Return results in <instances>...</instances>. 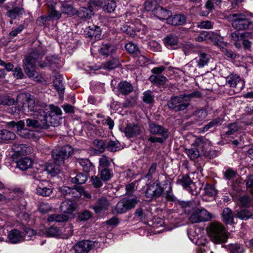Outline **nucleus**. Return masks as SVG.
<instances>
[{
    "label": "nucleus",
    "mask_w": 253,
    "mask_h": 253,
    "mask_svg": "<svg viewBox=\"0 0 253 253\" xmlns=\"http://www.w3.org/2000/svg\"><path fill=\"white\" fill-rule=\"evenodd\" d=\"M227 18L231 22L233 28L237 31L253 30V21L246 13L238 12L230 14Z\"/></svg>",
    "instance_id": "nucleus-1"
},
{
    "label": "nucleus",
    "mask_w": 253,
    "mask_h": 253,
    "mask_svg": "<svg viewBox=\"0 0 253 253\" xmlns=\"http://www.w3.org/2000/svg\"><path fill=\"white\" fill-rule=\"evenodd\" d=\"M41 55L37 50L31 52L29 55L23 61L24 69L25 73L30 78L35 81H39L41 78L38 73L35 71L37 60L40 58Z\"/></svg>",
    "instance_id": "nucleus-2"
},
{
    "label": "nucleus",
    "mask_w": 253,
    "mask_h": 253,
    "mask_svg": "<svg viewBox=\"0 0 253 253\" xmlns=\"http://www.w3.org/2000/svg\"><path fill=\"white\" fill-rule=\"evenodd\" d=\"M208 233L211 241L215 244L225 243L228 238V235L224 227L218 222L211 223L209 226Z\"/></svg>",
    "instance_id": "nucleus-3"
},
{
    "label": "nucleus",
    "mask_w": 253,
    "mask_h": 253,
    "mask_svg": "<svg viewBox=\"0 0 253 253\" xmlns=\"http://www.w3.org/2000/svg\"><path fill=\"white\" fill-rule=\"evenodd\" d=\"M139 200L135 197H126L118 202L113 212L117 214H123L135 208Z\"/></svg>",
    "instance_id": "nucleus-4"
},
{
    "label": "nucleus",
    "mask_w": 253,
    "mask_h": 253,
    "mask_svg": "<svg viewBox=\"0 0 253 253\" xmlns=\"http://www.w3.org/2000/svg\"><path fill=\"white\" fill-rule=\"evenodd\" d=\"M73 153V149L69 145H66L62 147L59 150H53L52 156L54 163L57 165L62 166L64 165L65 161L68 159Z\"/></svg>",
    "instance_id": "nucleus-5"
},
{
    "label": "nucleus",
    "mask_w": 253,
    "mask_h": 253,
    "mask_svg": "<svg viewBox=\"0 0 253 253\" xmlns=\"http://www.w3.org/2000/svg\"><path fill=\"white\" fill-rule=\"evenodd\" d=\"M167 105L169 109L178 112L185 110L189 106V103L186 101L184 96L181 94L171 97L168 101Z\"/></svg>",
    "instance_id": "nucleus-6"
},
{
    "label": "nucleus",
    "mask_w": 253,
    "mask_h": 253,
    "mask_svg": "<svg viewBox=\"0 0 253 253\" xmlns=\"http://www.w3.org/2000/svg\"><path fill=\"white\" fill-rule=\"evenodd\" d=\"M49 108L50 110L48 111V114L46 113L47 126H57L60 124L62 111L58 106L53 104L50 105Z\"/></svg>",
    "instance_id": "nucleus-7"
},
{
    "label": "nucleus",
    "mask_w": 253,
    "mask_h": 253,
    "mask_svg": "<svg viewBox=\"0 0 253 253\" xmlns=\"http://www.w3.org/2000/svg\"><path fill=\"white\" fill-rule=\"evenodd\" d=\"M163 192L164 189L159 183H153L150 185L147 184L145 195L147 198L154 199L160 197Z\"/></svg>",
    "instance_id": "nucleus-8"
},
{
    "label": "nucleus",
    "mask_w": 253,
    "mask_h": 253,
    "mask_svg": "<svg viewBox=\"0 0 253 253\" xmlns=\"http://www.w3.org/2000/svg\"><path fill=\"white\" fill-rule=\"evenodd\" d=\"M226 84L234 88L237 92H240L245 87V81L238 75L231 74L226 78Z\"/></svg>",
    "instance_id": "nucleus-9"
},
{
    "label": "nucleus",
    "mask_w": 253,
    "mask_h": 253,
    "mask_svg": "<svg viewBox=\"0 0 253 253\" xmlns=\"http://www.w3.org/2000/svg\"><path fill=\"white\" fill-rule=\"evenodd\" d=\"M46 110H47V109H46ZM34 117L40 125L39 128H48L47 121L46 119V112H45V108L40 107L38 109V111L34 113Z\"/></svg>",
    "instance_id": "nucleus-10"
},
{
    "label": "nucleus",
    "mask_w": 253,
    "mask_h": 253,
    "mask_svg": "<svg viewBox=\"0 0 253 253\" xmlns=\"http://www.w3.org/2000/svg\"><path fill=\"white\" fill-rule=\"evenodd\" d=\"M7 126L8 127H16L18 134L22 137L29 138L30 136V134L28 130L24 128L25 126L24 121L20 120L17 122L11 121L8 122Z\"/></svg>",
    "instance_id": "nucleus-11"
},
{
    "label": "nucleus",
    "mask_w": 253,
    "mask_h": 253,
    "mask_svg": "<svg viewBox=\"0 0 253 253\" xmlns=\"http://www.w3.org/2000/svg\"><path fill=\"white\" fill-rule=\"evenodd\" d=\"M148 126L149 132L153 135H169L167 128L153 122L149 121Z\"/></svg>",
    "instance_id": "nucleus-12"
},
{
    "label": "nucleus",
    "mask_w": 253,
    "mask_h": 253,
    "mask_svg": "<svg viewBox=\"0 0 253 253\" xmlns=\"http://www.w3.org/2000/svg\"><path fill=\"white\" fill-rule=\"evenodd\" d=\"M60 191L65 196L71 195L72 197H79L81 195L83 188L77 186H74L73 188L68 186H63L61 188Z\"/></svg>",
    "instance_id": "nucleus-13"
},
{
    "label": "nucleus",
    "mask_w": 253,
    "mask_h": 253,
    "mask_svg": "<svg viewBox=\"0 0 253 253\" xmlns=\"http://www.w3.org/2000/svg\"><path fill=\"white\" fill-rule=\"evenodd\" d=\"M123 132L127 138H132L140 134L141 129L138 125L129 124L126 126Z\"/></svg>",
    "instance_id": "nucleus-14"
},
{
    "label": "nucleus",
    "mask_w": 253,
    "mask_h": 253,
    "mask_svg": "<svg viewBox=\"0 0 253 253\" xmlns=\"http://www.w3.org/2000/svg\"><path fill=\"white\" fill-rule=\"evenodd\" d=\"M84 34L86 37L96 40L100 39L101 31L99 27L92 25L85 29Z\"/></svg>",
    "instance_id": "nucleus-15"
},
{
    "label": "nucleus",
    "mask_w": 253,
    "mask_h": 253,
    "mask_svg": "<svg viewBox=\"0 0 253 253\" xmlns=\"http://www.w3.org/2000/svg\"><path fill=\"white\" fill-rule=\"evenodd\" d=\"M92 243L90 241H82L76 244L74 247L76 253H88L92 248Z\"/></svg>",
    "instance_id": "nucleus-16"
},
{
    "label": "nucleus",
    "mask_w": 253,
    "mask_h": 253,
    "mask_svg": "<svg viewBox=\"0 0 253 253\" xmlns=\"http://www.w3.org/2000/svg\"><path fill=\"white\" fill-rule=\"evenodd\" d=\"M77 207L78 205L74 200H66L61 203L60 208L64 213L71 214Z\"/></svg>",
    "instance_id": "nucleus-17"
},
{
    "label": "nucleus",
    "mask_w": 253,
    "mask_h": 253,
    "mask_svg": "<svg viewBox=\"0 0 253 253\" xmlns=\"http://www.w3.org/2000/svg\"><path fill=\"white\" fill-rule=\"evenodd\" d=\"M27 103L22 104L21 106V111L26 114L32 111L35 113L38 111V109L40 107L36 106L35 101L34 98L29 97L26 100Z\"/></svg>",
    "instance_id": "nucleus-18"
},
{
    "label": "nucleus",
    "mask_w": 253,
    "mask_h": 253,
    "mask_svg": "<svg viewBox=\"0 0 253 253\" xmlns=\"http://www.w3.org/2000/svg\"><path fill=\"white\" fill-rule=\"evenodd\" d=\"M178 183L187 190L192 193L196 189L195 183L187 175L183 176L181 179L178 180Z\"/></svg>",
    "instance_id": "nucleus-19"
},
{
    "label": "nucleus",
    "mask_w": 253,
    "mask_h": 253,
    "mask_svg": "<svg viewBox=\"0 0 253 253\" xmlns=\"http://www.w3.org/2000/svg\"><path fill=\"white\" fill-rule=\"evenodd\" d=\"M109 206V203L105 197L99 199L94 206L93 209L96 213H99L102 211L106 210Z\"/></svg>",
    "instance_id": "nucleus-20"
},
{
    "label": "nucleus",
    "mask_w": 253,
    "mask_h": 253,
    "mask_svg": "<svg viewBox=\"0 0 253 253\" xmlns=\"http://www.w3.org/2000/svg\"><path fill=\"white\" fill-rule=\"evenodd\" d=\"M154 14L161 20H166L167 22L169 17L171 16V12L161 6H157L153 10Z\"/></svg>",
    "instance_id": "nucleus-21"
},
{
    "label": "nucleus",
    "mask_w": 253,
    "mask_h": 253,
    "mask_svg": "<svg viewBox=\"0 0 253 253\" xmlns=\"http://www.w3.org/2000/svg\"><path fill=\"white\" fill-rule=\"evenodd\" d=\"M165 46L168 48H176L178 42V38L175 35L169 34L164 39Z\"/></svg>",
    "instance_id": "nucleus-22"
},
{
    "label": "nucleus",
    "mask_w": 253,
    "mask_h": 253,
    "mask_svg": "<svg viewBox=\"0 0 253 253\" xmlns=\"http://www.w3.org/2000/svg\"><path fill=\"white\" fill-rule=\"evenodd\" d=\"M8 238L10 242L12 244L21 242L24 240L20 232L17 229L11 230L8 233Z\"/></svg>",
    "instance_id": "nucleus-23"
},
{
    "label": "nucleus",
    "mask_w": 253,
    "mask_h": 253,
    "mask_svg": "<svg viewBox=\"0 0 253 253\" xmlns=\"http://www.w3.org/2000/svg\"><path fill=\"white\" fill-rule=\"evenodd\" d=\"M133 89L132 84L126 81L121 82L118 84V90L123 95H127L131 93Z\"/></svg>",
    "instance_id": "nucleus-24"
},
{
    "label": "nucleus",
    "mask_w": 253,
    "mask_h": 253,
    "mask_svg": "<svg viewBox=\"0 0 253 253\" xmlns=\"http://www.w3.org/2000/svg\"><path fill=\"white\" fill-rule=\"evenodd\" d=\"M186 22V17L181 14L170 16L168 19L167 23L173 26L182 25Z\"/></svg>",
    "instance_id": "nucleus-25"
},
{
    "label": "nucleus",
    "mask_w": 253,
    "mask_h": 253,
    "mask_svg": "<svg viewBox=\"0 0 253 253\" xmlns=\"http://www.w3.org/2000/svg\"><path fill=\"white\" fill-rule=\"evenodd\" d=\"M222 217L223 221L227 224L234 223L233 213L229 208H225L223 209L222 213Z\"/></svg>",
    "instance_id": "nucleus-26"
},
{
    "label": "nucleus",
    "mask_w": 253,
    "mask_h": 253,
    "mask_svg": "<svg viewBox=\"0 0 253 253\" xmlns=\"http://www.w3.org/2000/svg\"><path fill=\"white\" fill-rule=\"evenodd\" d=\"M12 149L18 155H27L30 152V148L25 144L14 143Z\"/></svg>",
    "instance_id": "nucleus-27"
},
{
    "label": "nucleus",
    "mask_w": 253,
    "mask_h": 253,
    "mask_svg": "<svg viewBox=\"0 0 253 253\" xmlns=\"http://www.w3.org/2000/svg\"><path fill=\"white\" fill-rule=\"evenodd\" d=\"M208 39L210 40L214 45L217 46L221 49L226 46V43L222 41L223 38L217 34L214 33L209 34Z\"/></svg>",
    "instance_id": "nucleus-28"
},
{
    "label": "nucleus",
    "mask_w": 253,
    "mask_h": 253,
    "mask_svg": "<svg viewBox=\"0 0 253 253\" xmlns=\"http://www.w3.org/2000/svg\"><path fill=\"white\" fill-rule=\"evenodd\" d=\"M33 165V161L31 159L26 157L20 159L17 162L16 167L19 169L25 170L30 168Z\"/></svg>",
    "instance_id": "nucleus-29"
},
{
    "label": "nucleus",
    "mask_w": 253,
    "mask_h": 253,
    "mask_svg": "<svg viewBox=\"0 0 253 253\" xmlns=\"http://www.w3.org/2000/svg\"><path fill=\"white\" fill-rule=\"evenodd\" d=\"M78 16L81 19H87L93 15V10L90 7H82L77 12Z\"/></svg>",
    "instance_id": "nucleus-30"
},
{
    "label": "nucleus",
    "mask_w": 253,
    "mask_h": 253,
    "mask_svg": "<svg viewBox=\"0 0 253 253\" xmlns=\"http://www.w3.org/2000/svg\"><path fill=\"white\" fill-rule=\"evenodd\" d=\"M22 94H18L17 96L16 101L13 98L5 95L0 96V105L11 106L14 105L16 102H18V98L23 96Z\"/></svg>",
    "instance_id": "nucleus-31"
},
{
    "label": "nucleus",
    "mask_w": 253,
    "mask_h": 253,
    "mask_svg": "<svg viewBox=\"0 0 253 253\" xmlns=\"http://www.w3.org/2000/svg\"><path fill=\"white\" fill-rule=\"evenodd\" d=\"M60 166L57 165L55 163H47L45 166V170L50 174L54 176L60 172Z\"/></svg>",
    "instance_id": "nucleus-32"
},
{
    "label": "nucleus",
    "mask_w": 253,
    "mask_h": 253,
    "mask_svg": "<svg viewBox=\"0 0 253 253\" xmlns=\"http://www.w3.org/2000/svg\"><path fill=\"white\" fill-rule=\"evenodd\" d=\"M36 192L39 195L47 197L52 194L53 189L50 185L48 186L38 185L36 189Z\"/></svg>",
    "instance_id": "nucleus-33"
},
{
    "label": "nucleus",
    "mask_w": 253,
    "mask_h": 253,
    "mask_svg": "<svg viewBox=\"0 0 253 253\" xmlns=\"http://www.w3.org/2000/svg\"><path fill=\"white\" fill-rule=\"evenodd\" d=\"M210 60V56L205 53L200 52L199 53V58L197 59V66L202 68L207 65Z\"/></svg>",
    "instance_id": "nucleus-34"
},
{
    "label": "nucleus",
    "mask_w": 253,
    "mask_h": 253,
    "mask_svg": "<svg viewBox=\"0 0 253 253\" xmlns=\"http://www.w3.org/2000/svg\"><path fill=\"white\" fill-rule=\"evenodd\" d=\"M60 10L62 13L69 15H75L77 12V10L69 3H62Z\"/></svg>",
    "instance_id": "nucleus-35"
},
{
    "label": "nucleus",
    "mask_w": 253,
    "mask_h": 253,
    "mask_svg": "<svg viewBox=\"0 0 253 253\" xmlns=\"http://www.w3.org/2000/svg\"><path fill=\"white\" fill-rule=\"evenodd\" d=\"M116 49V48L114 45L110 43H106L102 45L100 51L102 54L108 56L114 53Z\"/></svg>",
    "instance_id": "nucleus-36"
},
{
    "label": "nucleus",
    "mask_w": 253,
    "mask_h": 253,
    "mask_svg": "<svg viewBox=\"0 0 253 253\" xmlns=\"http://www.w3.org/2000/svg\"><path fill=\"white\" fill-rule=\"evenodd\" d=\"M126 50L130 54L138 56L141 55V52L137 45L132 42H129L125 45Z\"/></svg>",
    "instance_id": "nucleus-37"
},
{
    "label": "nucleus",
    "mask_w": 253,
    "mask_h": 253,
    "mask_svg": "<svg viewBox=\"0 0 253 253\" xmlns=\"http://www.w3.org/2000/svg\"><path fill=\"white\" fill-rule=\"evenodd\" d=\"M149 81L158 85H163L166 83L167 79L161 75H151L149 77Z\"/></svg>",
    "instance_id": "nucleus-38"
},
{
    "label": "nucleus",
    "mask_w": 253,
    "mask_h": 253,
    "mask_svg": "<svg viewBox=\"0 0 253 253\" xmlns=\"http://www.w3.org/2000/svg\"><path fill=\"white\" fill-rule=\"evenodd\" d=\"M23 12V8L20 7H15L7 12V15L12 19H15L22 15Z\"/></svg>",
    "instance_id": "nucleus-39"
},
{
    "label": "nucleus",
    "mask_w": 253,
    "mask_h": 253,
    "mask_svg": "<svg viewBox=\"0 0 253 253\" xmlns=\"http://www.w3.org/2000/svg\"><path fill=\"white\" fill-rule=\"evenodd\" d=\"M15 138V134L13 132L7 129L0 131V141L1 140H9Z\"/></svg>",
    "instance_id": "nucleus-40"
},
{
    "label": "nucleus",
    "mask_w": 253,
    "mask_h": 253,
    "mask_svg": "<svg viewBox=\"0 0 253 253\" xmlns=\"http://www.w3.org/2000/svg\"><path fill=\"white\" fill-rule=\"evenodd\" d=\"M79 163L83 167L84 170L86 172H89L94 169V166L92 164L88 159L79 160Z\"/></svg>",
    "instance_id": "nucleus-41"
},
{
    "label": "nucleus",
    "mask_w": 253,
    "mask_h": 253,
    "mask_svg": "<svg viewBox=\"0 0 253 253\" xmlns=\"http://www.w3.org/2000/svg\"><path fill=\"white\" fill-rule=\"evenodd\" d=\"M68 220V217L64 214H51L48 217V221L63 222Z\"/></svg>",
    "instance_id": "nucleus-42"
},
{
    "label": "nucleus",
    "mask_w": 253,
    "mask_h": 253,
    "mask_svg": "<svg viewBox=\"0 0 253 253\" xmlns=\"http://www.w3.org/2000/svg\"><path fill=\"white\" fill-rule=\"evenodd\" d=\"M87 180V175L83 173H79L75 177L71 178V181L75 184H82Z\"/></svg>",
    "instance_id": "nucleus-43"
},
{
    "label": "nucleus",
    "mask_w": 253,
    "mask_h": 253,
    "mask_svg": "<svg viewBox=\"0 0 253 253\" xmlns=\"http://www.w3.org/2000/svg\"><path fill=\"white\" fill-rule=\"evenodd\" d=\"M61 231L56 227L51 226L45 230V235L47 237H56L61 235Z\"/></svg>",
    "instance_id": "nucleus-44"
},
{
    "label": "nucleus",
    "mask_w": 253,
    "mask_h": 253,
    "mask_svg": "<svg viewBox=\"0 0 253 253\" xmlns=\"http://www.w3.org/2000/svg\"><path fill=\"white\" fill-rule=\"evenodd\" d=\"M222 122V120L221 118L217 117L215 118L209 122L207 125L204 126L202 128L203 131H207L210 128L216 126L218 125L221 124Z\"/></svg>",
    "instance_id": "nucleus-45"
},
{
    "label": "nucleus",
    "mask_w": 253,
    "mask_h": 253,
    "mask_svg": "<svg viewBox=\"0 0 253 253\" xmlns=\"http://www.w3.org/2000/svg\"><path fill=\"white\" fill-rule=\"evenodd\" d=\"M120 65V62L118 59L113 58L108 61L104 64V68L108 70H112Z\"/></svg>",
    "instance_id": "nucleus-46"
},
{
    "label": "nucleus",
    "mask_w": 253,
    "mask_h": 253,
    "mask_svg": "<svg viewBox=\"0 0 253 253\" xmlns=\"http://www.w3.org/2000/svg\"><path fill=\"white\" fill-rule=\"evenodd\" d=\"M113 175L112 171L107 168H103L100 170V178L103 181L109 180Z\"/></svg>",
    "instance_id": "nucleus-47"
},
{
    "label": "nucleus",
    "mask_w": 253,
    "mask_h": 253,
    "mask_svg": "<svg viewBox=\"0 0 253 253\" xmlns=\"http://www.w3.org/2000/svg\"><path fill=\"white\" fill-rule=\"evenodd\" d=\"M193 116L197 122L202 121L207 117V112L205 109L198 110L194 113Z\"/></svg>",
    "instance_id": "nucleus-48"
},
{
    "label": "nucleus",
    "mask_w": 253,
    "mask_h": 253,
    "mask_svg": "<svg viewBox=\"0 0 253 253\" xmlns=\"http://www.w3.org/2000/svg\"><path fill=\"white\" fill-rule=\"evenodd\" d=\"M185 152L188 156L190 158V159L192 160L196 159L200 156L199 150L195 148L185 149Z\"/></svg>",
    "instance_id": "nucleus-49"
},
{
    "label": "nucleus",
    "mask_w": 253,
    "mask_h": 253,
    "mask_svg": "<svg viewBox=\"0 0 253 253\" xmlns=\"http://www.w3.org/2000/svg\"><path fill=\"white\" fill-rule=\"evenodd\" d=\"M143 96V101L147 104H151L154 102V95L153 92L150 90H147L144 92Z\"/></svg>",
    "instance_id": "nucleus-50"
},
{
    "label": "nucleus",
    "mask_w": 253,
    "mask_h": 253,
    "mask_svg": "<svg viewBox=\"0 0 253 253\" xmlns=\"http://www.w3.org/2000/svg\"><path fill=\"white\" fill-rule=\"evenodd\" d=\"M116 6V3L114 0H108L103 7V9L105 11H107L108 13H111L115 11Z\"/></svg>",
    "instance_id": "nucleus-51"
},
{
    "label": "nucleus",
    "mask_w": 253,
    "mask_h": 253,
    "mask_svg": "<svg viewBox=\"0 0 253 253\" xmlns=\"http://www.w3.org/2000/svg\"><path fill=\"white\" fill-rule=\"evenodd\" d=\"M61 13L62 12L56 10L55 7L51 5L49 8L48 17H49L52 19H58L61 17Z\"/></svg>",
    "instance_id": "nucleus-52"
},
{
    "label": "nucleus",
    "mask_w": 253,
    "mask_h": 253,
    "mask_svg": "<svg viewBox=\"0 0 253 253\" xmlns=\"http://www.w3.org/2000/svg\"><path fill=\"white\" fill-rule=\"evenodd\" d=\"M253 215L251 211L248 210H241L237 213V217L242 220H247Z\"/></svg>",
    "instance_id": "nucleus-53"
},
{
    "label": "nucleus",
    "mask_w": 253,
    "mask_h": 253,
    "mask_svg": "<svg viewBox=\"0 0 253 253\" xmlns=\"http://www.w3.org/2000/svg\"><path fill=\"white\" fill-rule=\"evenodd\" d=\"M120 144L118 141H110L106 144V148L111 152H116L120 148Z\"/></svg>",
    "instance_id": "nucleus-54"
},
{
    "label": "nucleus",
    "mask_w": 253,
    "mask_h": 253,
    "mask_svg": "<svg viewBox=\"0 0 253 253\" xmlns=\"http://www.w3.org/2000/svg\"><path fill=\"white\" fill-rule=\"evenodd\" d=\"M198 213L200 214V218L199 219H201V222L209 220L211 218L210 213L205 209H199ZM198 218H196V220H198Z\"/></svg>",
    "instance_id": "nucleus-55"
},
{
    "label": "nucleus",
    "mask_w": 253,
    "mask_h": 253,
    "mask_svg": "<svg viewBox=\"0 0 253 253\" xmlns=\"http://www.w3.org/2000/svg\"><path fill=\"white\" fill-rule=\"evenodd\" d=\"M53 84L54 86L58 92H62L64 90V86L63 83V81L59 76L55 77Z\"/></svg>",
    "instance_id": "nucleus-56"
},
{
    "label": "nucleus",
    "mask_w": 253,
    "mask_h": 253,
    "mask_svg": "<svg viewBox=\"0 0 253 253\" xmlns=\"http://www.w3.org/2000/svg\"><path fill=\"white\" fill-rule=\"evenodd\" d=\"M93 144L95 145L97 149V151L99 153L103 152L105 148H106V144L102 140L95 139L93 141Z\"/></svg>",
    "instance_id": "nucleus-57"
},
{
    "label": "nucleus",
    "mask_w": 253,
    "mask_h": 253,
    "mask_svg": "<svg viewBox=\"0 0 253 253\" xmlns=\"http://www.w3.org/2000/svg\"><path fill=\"white\" fill-rule=\"evenodd\" d=\"M198 211H199V209H195L193 210L192 213L190 215V216L189 217V220L191 223H199V222H201V220L200 219H198V220H197V221H195V220H196V218H200V217H199L200 214L198 213Z\"/></svg>",
    "instance_id": "nucleus-58"
},
{
    "label": "nucleus",
    "mask_w": 253,
    "mask_h": 253,
    "mask_svg": "<svg viewBox=\"0 0 253 253\" xmlns=\"http://www.w3.org/2000/svg\"><path fill=\"white\" fill-rule=\"evenodd\" d=\"M228 250L230 253H241L243 251L242 246L238 244H230L228 246Z\"/></svg>",
    "instance_id": "nucleus-59"
},
{
    "label": "nucleus",
    "mask_w": 253,
    "mask_h": 253,
    "mask_svg": "<svg viewBox=\"0 0 253 253\" xmlns=\"http://www.w3.org/2000/svg\"><path fill=\"white\" fill-rule=\"evenodd\" d=\"M183 95L184 96V98H185L186 101L189 103L192 99L198 98H200L201 96V94L199 91H195L189 94L183 93Z\"/></svg>",
    "instance_id": "nucleus-60"
},
{
    "label": "nucleus",
    "mask_w": 253,
    "mask_h": 253,
    "mask_svg": "<svg viewBox=\"0 0 253 253\" xmlns=\"http://www.w3.org/2000/svg\"><path fill=\"white\" fill-rule=\"evenodd\" d=\"M252 200L249 196H242L239 199V204L242 207H249L251 206Z\"/></svg>",
    "instance_id": "nucleus-61"
},
{
    "label": "nucleus",
    "mask_w": 253,
    "mask_h": 253,
    "mask_svg": "<svg viewBox=\"0 0 253 253\" xmlns=\"http://www.w3.org/2000/svg\"><path fill=\"white\" fill-rule=\"evenodd\" d=\"M99 166L103 168H107V167H109L111 165V160L108 157L105 155H103L99 159Z\"/></svg>",
    "instance_id": "nucleus-62"
},
{
    "label": "nucleus",
    "mask_w": 253,
    "mask_h": 253,
    "mask_svg": "<svg viewBox=\"0 0 253 253\" xmlns=\"http://www.w3.org/2000/svg\"><path fill=\"white\" fill-rule=\"evenodd\" d=\"M160 136V137L150 136L148 140L151 143L158 142L159 143H163L169 137V135Z\"/></svg>",
    "instance_id": "nucleus-63"
},
{
    "label": "nucleus",
    "mask_w": 253,
    "mask_h": 253,
    "mask_svg": "<svg viewBox=\"0 0 253 253\" xmlns=\"http://www.w3.org/2000/svg\"><path fill=\"white\" fill-rule=\"evenodd\" d=\"M52 207L47 203L42 202L39 205V210L42 213L50 211Z\"/></svg>",
    "instance_id": "nucleus-64"
}]
</instances>
